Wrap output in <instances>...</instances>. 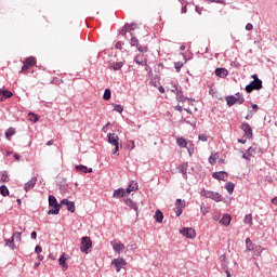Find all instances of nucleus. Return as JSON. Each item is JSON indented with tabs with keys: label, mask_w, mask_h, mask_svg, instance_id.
I'll list each match as a JSON object with an SVG mask.
<instances>
[{
	"label": "nucleus",
	"mask_w": 277,
	"mask_h": 277,
	"mask_svg": "<svg viewBox=\"0 0 277 277\" xmlns=\"http://www.w3.org/2000/svg\"><path fill=\"white\" fill-rule=\"evenodd\" d=\"M49 207L48 215H57L60 213V209H62V203L57 202V198L55 196H49Z\"/></svg>",
	"instance_id": "nucleus-1"
},
{
	"label": "nucleus",
	"mask_w": 277,
	"mask_h": 277,
	"mask_svg": "<svg viewBox=\"0 0 277 277\" xmlns=\"http://www.w3.org/2000/svg\"><path fill=\"white\" fill-rule=\"evenodd\" d=\"M245 101L246 100L243 98V95L241 93H237L236 96L229 95L226 97V103L228 107H233V105H236V103H238V105H243Z\"/></svg>",
	"instance_id": "nucleus-2"
},
{
	"label": "nucleus",
	"mask_w": 277,
	"mask_h": 277,
	"mask_svg": "<svg viewBox=\"0 0 277 277\" xmlns=\"http://www.w3.org/2000/svg\"><path fill=\"white\" fill-rule=\"evenodd\" d=\"M200 196H203V198H210L211 200H214L215 202H222V195H220V193H216V192L202 189L200 192Z\"/></svg>",
	"instance_id": "nucleus-3"
},
{
	"label": "nucleus",
	"mask_w": 277,
	"mask_h": 277,
	"mask_svg": "<svg viewBox=\"0 0 277 277\" xmlns=\"http://www.w3.org/2000/svg\"><path fill=\"white\" fill-rule=\"evenodd\" d=\"M263 88V81L261 79H256L251 81L247 87H246V92L250 94L253 92V90H261Z\"/></svg>",
	"instance_id": "nucleus-4"
},
{
	"label": "nucleus",
	"mask_w": 277,
	"mask_h": 277,
	"mask_svg": "<svg viewBox=\"0 0 277 277\" xmlns=\"http://www.w3.org/2000/svg\"><path fill=\"white\" fill-rule=\"evenodd\" d=\"M90 248H92V240L90 239V237L88 236L82 237L81 246H80L81 252H84L85 254H88V251L90 250Z\"/></svg>",
	"instance_id": "nucleus-5"
},
{
	"label": "nucleus",
	"mask_w": 277,
	"mask_h": 277,
	"mask_svg": "<svg viewBox=\"0 0 277 277\" xmlns=\"http://www.w3.org/2000/svg\"><path fill=\"white\" fill-rule=\"evenodd\" d=\"M180 233L187 239H196V230L192 227H184Z\"/></svg>",
	"instance_id": "nucleus-6"
},
{
	"label": "nucleus",
	"mask_w": 277,
	"mask_h": 277,
	"mask_svg": "<svg viewBox=\"0 0 277 277\" xmlns=\"http://www.w3.org/2000/svg\"><path fill=\"white\" fill-rule=\"evenodd\" d=\"M111 265H114L116 272H120V269L123 268L124 265H127V262L122 258L114 259L111 261Z\"/></svg>",
	"instance_id": "nucleus-7"
},
{
	"label": "nucleus",
	"mask_w": 277,
	"mask_h": 277,
	"mask_svg": "<svg viewBox=\"0 0 277 277\" xmlns=\"http://www.w3.org/2000/svg\"><path fill=\"white\" fill-rule=\"evenodd\" d=\"M137 29V24L132 23V24H126L123 28L121 29V36H127V34L131 31H135Z\"/></svg>",
	"instance_id": "nucleus-8"
},
{
	"label": "nucleus",
	"mask_w": 277,
	"mask_h": 277,
	"mask_svg": "<svg viewBox=\"0 0 277 277\" xmlns=\"http://www.w3.org/2000/svg\"><path fill=\"white\" fill-rule=\"evenodd\" d=\"M68 261V255L66 253H63L58 259V265H61L63 272H66L68 269V264L66 263Z\"/></svg>",
	"instance_id": "nucleus-9"
},
{
	"label": "nucleus",
	"mask_w": 277,
	"mask_h": 277,
	"mask_svg": "<svg viewBox=\"0 0 277 277\" xmlns=\"http://www.w3.org/2000/svg\"><path fill=\"white\" fill-rule=\"evenodd\" d=\"M241 129L245 132V135L250 140L252 137V127H250V123L243 122L241 124Z\"/></svg>",
	"instance_id": "nucleus-10"
},
{
	"label": "nucleus",
	"mask_w": 277,
	"mask_h": 277,
	"mask_svg": "<svg viewBox=\"0 0 277 277\" xmlns=\"http://www.w3.org/2000/svg\"><path fill=\"white\" fill-rule=\"evenodd\" d=\"M107 137H108V143L111 144L113 146H118L119 143V137H118V134L116 133H108L107 134Z\"/></svg>",
	"instance_id": "nucleus-11"
},
{
	"label": "nucleus",
	"mask_w": 277,
	"mask_h": 277,
	"mask_svg": "<svg viewBox=\"0 0 277 277\" xmlns=\"http://www.w3.org/2000/svg\"><path fill=\"white\" fill-rule=\"evenodd\" d=\"M38 181V177H31L30 181H28L25 185H24V189L25 192H31V189H34V187H36V183Z\"/></svg>",
	"instance_id": "nucleus-12"
},
{
	"label": "nucleus",
	"mask_w": 277,
	"mask_h": 277,
	"mask_svg": "<svg viewBox=\"0 0 277 277\" xmlns=\"http://www.w3.org/2000/svg\"><path fill=\"white\" fill-rule=\"evenodd\" d=\"M212 176L216 179V181H226V176H228V173H226L225 171H219L214 172Z\"/></svg>",
	"instance_id": "nucleus-13"
},
{
	"label": "nucleus",
	"mask_w": 277,
	"mask_h": 277,
	"mask_svg": "<svg viewBox=\"0 0 277 277\" xmlns=\"http://www.w3.org/2000/svg\"><path fill=\"white\" fill-rule=\"evenodd\" d=\"M61 205H66L67 211H69L70 213H75V202L68 201V199H63L61 201Z\"/></svg>",
	"instance_id": "nucleus-14"
},
{
	"label": "nucleus",
	"mask_w": 277,
	"mask_h": 277,
	"mask_svg": "<svg viewBox=\"0 0 277 277\" xmlns=\"http://www.w3.org/2000/svg\"><path fill=\"white\" fill-rule=\"evenodd\" d=\"M124 196H128L127 190H124V188L114 190L113 198H124Z\"/></svg>",
	"instance_id": "nucleus-15"
},
{
	"label": "nucleus",
	"mask_w": 277,
	"mask_h": 277,
	"mask_svg": "<svg viewBox=\"0 0 277 277\" xmlns=\"http://www.w3.org/2000/svg\"><path fill=\"white\" fill-rule=\"evenodd\" d=\"M113 250L120 254L124 250V243L122 242H111Z\"/></svg>",
	"instance_id": "nucleus-16"
},
{
	"label": "nucleus",
	"mask_w": 277,
	"mask_h": 277,
	"mask_svg": "<svg viewBox=\"0 0 277 277\" xmlns=\"http://www.w3.org/2000/svg\"><path fill=\"white\" fill-rule=\"evenodd\" d=\"M215 75L216 77H221V79H225V77H228V70L226 68H216Z\"/></svg>",
	"instance_id": "nucleus-17"
},
{
	"label": "nucleus",
	"mask_w": 277,
	"mask_h": 277,
	"mask_svg": "<svg viewBox=\"0 0 277 277\" xmlns=\"http://www.w3.org/2000/svg\"><path fill=\"white\" fill-rule=\"evenodd\" d=\"M187 168H189L188 162H184L177 167L179 173L183 174V176H187Z\"/></svg>",
	"instance_id": "nucleus-18"
},
{
	"label": "nucleus",
	"mask_w": 277,
	"mask_h": 277,
	"mask_svg": "<svg viewBox=\"0 0 277 277\" xmlns=\"http://www.w3.org/2000/svg\"><path fill=\"white\" fill-rule=\"evenodd\" d=\"M127 207H130V209H133V211H135L136 215H138V207L137 203L132 201L131 199H126L124 200Z\"/></svg>",
	"instance_id": "nucleus-19"
},
{
	"label": "nucleus",
	"mask_w": 277,
	"mask_h": 277,
	"mask_svg": "<svg viewBox=\"0 0 277 277\" xmlns=\"http://www.w3.org/2000/svg\"><path fill=\"white\" fill-rule=\"evenodd\" d=\"M0 94H2L1 97H0V101H5L6 98H12V92L11 91H8V90L1 91L0 90Z\"/></svg>",
	"instance_id": "nucleus-20"
},
{
	"label": "nucleus",
	"mask_w": 277,
	"mask_h": 277,
	"mask_svg": "<svg viewBox=\"0 0 277 277\" xmlns=\"http://www.w3.org/2000/svg\"><path fill=\"white\" fill-rule=\"evenodd\" d=\"M220 223H221L223 226H229V224H230V215L224 214V215L222 216V219L220 220Z\"/></svg>",
	"instance_id": "nucleus-21"
},
{
	"label": "nucleus",
	"mask_w": 277,
	"mask_h": 277,
	"mask_svg": "<svg viewBox=\"0 0 277 277\" xmlns=\"http://www.w3.org/2000/svg\"><path fill=\"white\" fill-rule=\"evenodd\" d=\"M136 189H137V183L131 182L126 189V194H128V196H129V194H131V192H135Z\"/></svg>",
	"instance_id": "nucleus-22"
},
{
	"label": "nucleus",
	"mask_w": 277,
	"mask_h": 277,
	"mask_svg": "<svg viewBox=\"0 0 277 277\" xmlns=\"http://www.w3.org/2000/svg\"><path fill=\"white\" fill-rule=\"evenodd\" d=\"M21 235L22 233L21 232H17V233H14L11 237V246H12V250H14V239L16 241H21Z\"/></svg>",
	"instance_id": "nucleus-23"
},
{
	"label": "nucleus",
	"mask_w": 277,
	"mask_h": 277,
	"mask_svg": "<svg viewBox=\"0 0 277 277\" xmlns=\"http://www.w3.org/2000/svg\"><path fill=\"white\" fill-rule=\"evenodd\" d=\"M254 250V243L250 238L246 239V252H252Z\"/></svg>",
	"instance_id": "nucleus-24"
},
{
	"label": "nucleus",
	"mask_w": 277,
	"mask_h": 277,
	"mask_svg": "<svg viewBox=\"0 0 277 277\" xmlns=\"http://www.w3.org/2000/svg\"><path fill=\"white\" fill-rule=\"evenodd\" d=\"M155 220L156 222H158V224H161L163 222V212H161V210L156 211Z\"/></svg>",
	"instance_id": "nucleus-25"
},
{
	"label": "nucleus",
	"mask_w": 277,
	"mask_h": 277,
	"mask_svg": "<svg viewBox=\"0 0 277 277\" xmlns=\"http://www.w3.org/2000/svg\"><path fill=\"white\" fill-rule=\"evenodd\" d=\"M10 181V176H8V171L0 172V183H8Z\"/></svg>",
	"instance_id": "nucleus-26"
},
{
	"label": "nucleus",
	"mask_w": 277,
	"mask_h": 277,
	"mask_svg": "<svg viewBox=\"0 0 277 277\" xmlns=\"http://www.w3.org/2000/svg\"><path fill=\"white\" fill-rule=\"evenodd\" d=\"M176 144H177V146H180L181 148H187V140H185V137H179V138H176Z\"/></svg>",
	"instance_id": "nucleus-27"
},
{
	"label": "nucleus",
	"mask_w": 277,
	"mask_h": 277,
	"mask_svg": "<svg viewBox=\"0 0 277 277\" xmlns=\"http://www.w3.org/2000/svg\"><path fill=\"white\" fill-rule=\"evenodd\" d=\"M131 39H130V47H140V40H137V37L133 36V34L130 35Z\"/></svg>",
	"instance_id": "nucleus-28"
},
{
	"label": "nucleus",
	"mask_w": 277,
	"mask_h": 277,
	"mask_svg": "<svg viewBox=\"0 0 277 277\" xmlns=\"http://www.w3.org/2000/svg\"><path fill=\"white\" fill-rule=\"evenodd\" d=\"M176 101L179 103H185V101H187V97L183 95V91L180 90L176 92Z\"/></svg>",
	"instance_id": "nucleus-29"
},
{
	"label": "nucleus",
	"mask_w": 277,
	"mask_h": 277,
	"mask_svg": "<svg viewBox=\"0 0 277 277\" xmlns=\"http://www.w3.org/2000/svg\"><path fill=\"white\" fill-rule=\"evenodd\" d=\"M225 189L228 192V194H233V192H235V184L232 182L226 183Z\"/></svg>",
	"instance_id": "nucleus-30"
},
{
	"label": "nucleus",
	"mask_w": 277,
	"mask_h": 277,
	"mask_svg": "<svg viewBox=\"0 0 277 277\" xmlns=\"http://www.w3.org/2000/svg\"><path fill=\"white\" fill-rule=\"evenodd\" d=\"M245 224H247L248 226H252L253 222H252V214H246L245 219H243Z\"/></svg>",
	"instance_id": "nucleus-31"
},
{
	"label": "nucleus",
	"mask_w": 277,
	"mask_h": 277,
	"mask_svg": "<svg viewBox=\"0 0 277 277\" xmlns=\"http://www.w3.org/2000/svg\"><path fill=\"white\" fill-rule=\"evenodd\" d=\"M0 194H1V196H10V190L8 189V186H5V185H2V186H0Z\"/></svg>",
	"instance_id": "nucleus-32"
},
{
	"label": "nucleus",
	"mask_w": 277,
	"mask_h": 277,
	"mask_svg": "<svg viewBox=\"0 0 277 277\" xmlns=\"http://www.w3.org/2000/svg\"><path fill=\"white\" fill-rule=\"evenodd\" d=\"M16 130H14V128H9L5 132V137L6 140H10V137H12V135H15Z\"/></svg>",
	"instance_id": "nucleus-33"
},
{
	"label": "nucleus",
	"mask_w": 277,
	"mask_h": 277,
	"mask_svg": "<svg viewBox=\"0 0 277 277\" xmlns=\"http://www.w3.org/2000/svg\"><path fill=\"white\" fill-rule=\"evenodd\" d=\"M209 163L211 166H215V162L217 161V154H212L209 159H208Z\"/></svg>",
	"instance_id": "nucleus-34"
},
{
	"label": "nucleus",
	"mask_w": 277,
	"mask_h": 277,
	"mask_svg": "<svg viewBox=\"0 0 277 277\" xmlns=\"http://www.w3.org/2000/svg\"><path fill=\"white\" fill-rule=\"evenodd\" d=\"M25 63H26L29 67H31V66H34V65L36 64V57L29 56V57L26 58Z\"/></svg>",
	"instance_id": "nucleus-35"
},
{
	"label": "nucleus",
	"mask_w": 277,
	"mask_h": 277,
	"mask_svg": "<svg viewBox=\"0 0 277 277\" xmlns=\"http://www.w3.org/2000/svg\"><path fill=\"white\" fill-rule=\"evenodd\" d=\"M103 98H104V101H109V98H111V90L106 89V90L104 91Z\"/></svg>",
	"instance_id": "nucleus-36"
},
{
	"label": "nucleus",
	"mask_w": 277,
	"mask_h": 277,
	"mask_svg": "<svg viewBox=\"0 0 277 277\" xmlns=\"http://www.w3.org/2000/svg\"><path fill=\"white\" fill-rule=\"evenodd\" d=\"M124 66V63L122 62H117L113 64V70H120Z\"/></svg>",
	"instance_id": "nucleus-37"
},
{
	"label": "nucleus",
	"mask_w": 277,
	"mask_h": 277,
	"mask_svg": "<svg viewBox=\"0 0 277 277\" xmlns=\"http://www.w3.org/2000/svg\"><path fill=\"white\" fill-rule=\"evenodd\" d=\"M175 206L177 209H185V201L182 199H176Z\"/></svg>",
	"instance_id": "nucleus-38"
},
{
	"label": "nucleus",
	"mask_w": 277,
	"mask_h": 277,
	"mask_svg": "<svg viewBox=\"0 0 277 277\" xmlns=\"http://www.w3.org/2000/svg\"><path fill=\"white\" fill-rule=\"evenodd\" d=\"M28 119L30 120V122H38V115H36L34 113H29Z\"/></svg>",
	"instance_id": "nucleus-39"
},
{
	"label": "nucleus",
	"mask_w": 277,
	"mask_h": 277,
	"mask_svg": "<svg viewBox=\"0 0 277 277\" xmlns=\"http://www.w3.org/2000/svg\"><path fill=\"white\" fill-rule=\"evenodd\" d=\"M114 111H117L118 114H122V111H124V107H122V105L120 104H116Z\"/></svg>",
	"instance_id": "nucleus-40"
},
{
	"label": "nucleus",
	"mask_w": 277,
	"mask_h": 277,
	"mask_svg": "<svg viewBox=\"0 0 277 277\" xmlns=\"http://www.w3.org/2000/svg\"><path fill=\"white\" fill-rule=\"evenodd\" d=\"M254 153H256V148L253 147V146H251V147H249V148L247 149V155H248L249 157H252V155H254Z\"/></svg>",
	"instance_id": "nucleus-41"
},
{
	"label": "nucleus",
	"mask_w": 277,
	"mask_h": 277,
	"mask_svg": "<svg viewBox=\"0 0 277 277\" xmlns=\"http://www.w3.org/2000/svg\"><path fill=\"white\" fill-rule=\"evenodd\" d=\"M174 68L176 72H181V68H183V63L182 62L174 63Z\"/></svg>",
	"instance_id": "nucleus-42"
},
{
	"label": "nucleus",
	"mask_w": 277,
	"mask_h": 277,
	"mask_svg": "<svg viewBox=\"0 0 277 277\" xmlns=\"http://www.w3.org/2000/svg\"><path fill=\"white\" fill-rule=\"evenodd\" d=\"M75 168H76L77 172H84V170H88V167L83 166V164H78Z\"/></svg>",
	"instance_id": "nucleus-43"
},
{
	"label": "nucleus",
	"mask_w": 277,
	"mask_h": 277,
	"mask_svg": "<svg viewBox=\"0 0 277 277\" xmlns=\"http://www.w3.org/2000/svg\"><path fill=\"white\" fill-rule=\"evenodd\" d=\"M207 3H221V5H225L224 0H206Z\"/></svg>",
	"instance_id": "nucleus-44"
},
{
	"label": "nucleus",
	"mask_w": 277,
	"mask_h": 277,
	"mask_svg": "<svg viewBox=\"0 0 277 277\" xmlns=\"http://www.w3.org/2000/svg\"><path fill=\"white\" fill-rule=\"evenodd\" d=\"M198 140H200V142H208L209 136L206 134H199Z\"/></svg>",
	"instance_id": "nucleus-45"
},
{
	"label": "nucleus",
	"mask_w": 277,
	"mask_h": 277,
	"mask_svg": "<svg viewBox=\"0 0 277 277\" xmlns=\"http://www.w3.org/2000/svg\"><path fill=\"white\" fill-rule=\"evenodd\" d=\"M136 49L140 51V53H146L148 51V48L142 45H138Z\"/></svg>",
	"instance_id": "nucleus-46"
},
{
	"label": "nucleus",
	"mask_w": 277,
	"mask_h": 277,
	"mask_svg": "<svg viewBox=\"0 0 277 277\" xmlns=\"http://www.w3.org/2000/svg\"><path fill=\"white\" fill-rule=\"evenodd\" d=\"M115 149L113 150V155H120L118 154V150H120V144L114 145Z\"/></svg>",
	"instance_id": "nucleus-47"
},
{
	"label": "nucleus",
	"mask_w": 277,
	"mask_h": 277,
	"mask_svg": "<svg viewBox=\"0 0 277 277\" xmlns=\"http://www.w3.org/2000/svg\"><path fill=\"white\" fill-rule=\"evenodd\" d=\"M135 64H138V66H142L144 64V61L140 60L138 56L134 57Z\"/></svg>",
	"instance_id": "nucleus-48"
},
{
	"label": "nucleus",
	"mask_w": 277,
	"mask_h": 277,
	"mask_svg": "<svg viewBox=\"0 0 277 277\" xmlns=\"http://www.w3.org/2000/svg\"><path fill=\"white\" fill-rule=\"evenodd\" d=\"M122 47H124V43L121 41H118L115 45L116 49L122 50Z\"/></svg>",
	"instance_id": "nucleus-49"
},
{
	"label": "nucleus",
	"mask_w": 277,
	"mask_h": 277,
	"mask_svg": "<svg viewBox=\"0 0 277 277\" xmlns=\"http://www.w3.org/2000/svg\"><path fill=\"white\" fill-rule=\"evenodd\" d=\"M200 211L202 215H206V213H209V211L206 209L205 205L201 206Z\"/></svg>",
	"instance_id": "nucleus-50"
},
{
	"label": "nucleus",
	"mask_w": 277,
	"mask_h": 277,
	"mask_svg": "<svg viewBox=\"0 0 277 277\" xmlns=\"http://www.w3.org/2000/svg\"><path fill=\"white\" fill-rule=\"evenodd\" d=\"M35 252H36V254H40V252H42V247L37 246V247L35 248Z\"/></svg>",
	"instance_id": "nucleus-51"
},
{
	"label": "nucleus",
	"mask_w": 277,
	"mask_h": 277,
	"mask_svg": "<svg viewBox=\"0 0 277 277\" xmlns=\"http://www.w3.org/2000/svg\"><path fill=\"white\" fill-rule=\"evenodd\" d=\"M246 29H247V31H252V29H253L252 24H247Z\"/></svg>",
	"instance_id": "nucleus-52"
},
{
	"label": "nucleus",
	"mask_w": 277,
	"mask_h": 277,
	"mask_svg": "<svg viewBox=\"0 0 277 277\" xmlns=\"http://www.w3.org/2000/svg\"><path fill=\"white\" fill-rule=\"evenodd\" d=\"M30 67L28 66L27 63H24L23 67H22V70L26 71L28 70Z\"/></svg>",
	"instance_id": "nucleus-53"
},
{
	"label": "nucleus",
	"mask_w": 277,
	"mask_h": 277,
	"mask_svg": "<svg viewBox=\"0 0 277 277\" xmlns=\"http://www.w3.org/2000/svg\"><path fill=\"white\" fill-rule=\"evenodd\" d=\"M183 213V208H176V215L180 216Z\"/></svg>",
	"instance_id": "nucleus-54"
},
{
	"label": "nucleus",
	"mask_w": 277,
	"mask_h": 277,
	"mask_svg": "<svg viewBox=\"0 0 277 277\" xmlns=\"http://www.w3.org/2000/svg\"><path fill=\"white\" fill-rule=\"evenodd\" d=\"M84 174H90L92 172V168H88L84 169V171H82Z\"/></svg>",
	"instance_id": "nucleus-55"
},
{
	"label": "nucleus",
	"mask_w": 277,
	"mask_h": 277,
	"mask_svg": "<svg viewBox=\"0 0 277 277\" xmlns=\"http://www.w3.org/2000/svg\"><path fill=\"white\" fill-rule=\"evenodd\" d=\"M30 237H31V239H37V238H38V233L32 232V233L30 234Z\"/></svg>",
	"instance_id": "nucleus-56"
},
{
	"label": "nucleus",
	"mask_w": 277,
	"mask_h": 277,
	"mask_svg": "<svg viewBox=\"0 0 277 277\" xmlns=\"http://www.w3.org/2000/svg\"><path fill=\"white\" fill-rule=\"evenodd\" d=\"M174 109L176 110V111H183V106H181V105H177V106H175L174 107Z\"/></svg>",
	"instance_id": "nucleus-57"
},
{
	"label": "nucleus",
	"mask_w": 277,
	"mask_h": 277,
	"mask_svg": "<svg viewBox=\"0 0 277 277\" xmlns=\"http://www.w3.org/2000/svg\"><path fill=\"white\" fill-rule=\"evenodd\" d=\"M171 92L176 95V92H179V88L176 85H174L173 89L171 90Z\"/></svg>",
	"instance_id": "nucleus-58"
},
{
	"label": "nucleus",
	"mask_w": 277,
	"mask_h": 277,
	"mask_svg": "<svg viewBox=\"0 0 277 277\" xmlns=\"http://www.w3.org/2000/svg\"><path fill=\"white\" fill-rule=\"evenodd\" d=\"M160 94H164L166 93V89L163 87H159L158 88Z\"/></svg>",
	"instance_id": "nucleus-59"
},
{
	"label": "nucleus",
	"mask_w": 277,
	"mask_h": 277,
	"mask_svg": "<svg viewBox=\"0 0 277 277\" xmlns=\"http://www.w3.org/2000/svg\"><path fill=\"white\" fill-rule=\"evenodd\" d=\"M54 142H55V141H53V140L48 141V142H47V146H53Z\"/></svg>",
	"instance_id": "nucleus-60"
},
{
	"label": "nucleus",
	"mask_w": 277,
	"mask_h": 277,
	"mask_svg": "<svg viewBox=\"0 0 277 277\" xmlns=\"http://www.w3.org/2000/svg\"><path fill=\"white\" fill-rule=\"evenodd\" d=\"M38 261H39V263H40V261H44V255H38Z\"/></svg>",
	"instance_id": "nucleus-61"
},
{
	"label": "nucleus",
	"mask_w": 277,
	"mask_h": 277,
	"mask_svg": "<svg viewBox=\"0 0 277 277\" xmlns=\"http://www.w3.org/2000/svg\"><path fill=\"white\" fill-rule=\"evenodd\" d=\"M272 202H273V205H275L277 207V197L273 198Z\"/></svg>",
	"instance_id": "nucleus-62"
},
{
	"label": "nucleus",
	"mask_w": 277,
	"mask_h": 277,
	"mask_svg": "<svg viewBox=\"0 0 277 277\" xmlns=\"http://www.w3.org/2000/svg\"><path fill=\"white\" fill-rule=\"evenodd\" d=\"M220 261H226V255H225V254H222V255L220 256Z\"/></svg>",
	"instance_id": "nucleus-63"
},
{
	"label": "nucleus",
	"mask_w": 277,
	"mask_h": 277,
	"mask_svg": "<svg viewBox=\"0 0 277 277\" xmlns=\"http://www.w3.org/2000/svg\"><path fill=\"white\" fill-rule=\"evenodd\" d=\"M239 144H246V140L238 138Z\"/></svg>",
	"instance_id": "nucleus-64"
}]
</instances>
